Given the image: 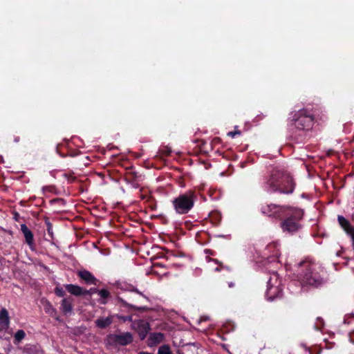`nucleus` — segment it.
I'll return each mask as SVG.
<instances>
[{
    "label": "nucleus",
    "instance_id": "nucleus-18",
    "mask_svg": "<svg viewBox=\"0 0 354 354\" xmlns=\"http://www.w3.org/2000/svg\"><path fill=\"white\" fill-rule=\"evenodd\" d=\"M278 247L279 243L277 241H274L268 244L266 247V250L270 252H272L274 257H278L279 250Z\"/></svg>",
    "mask_w": 354,
    "mask_h": 354
},
{
    "label": "nucleus",
    "instance_id": "nucleus-12",
    "mask_svg": "<svg viewBox=\"0 0 354 354\" xmlns=\"http://www.w3.org/2000/svg\"><path fill=\"white\" fill-rule=\"evenodd\" d=\"M66 290L75 296H80L85 295L84 290L79 286L73 284H66L65 286Z\"/></svg>",
    "mask_w": 354,
    "mask_h": 354
},
{
    "label": "nucleus",
    "instance_id": "nucleus-5",
    "mask_svg": "<svg viewBox=\"0 0 354 354\" xmlns=\"http://www.w3.org/2000/svg\"><path fill=\"white\" fill-rule=\"evenodd\" d=\"M282 292L281 281L276 272H273L268 281L266 297L268 300L272 301L281 296Z\"/></svg>",
    "mask_w": 354,
    "mask_h": 354
},
{
    "label": "nucleus",
    "instance_id": "nucleus-2",
    "mask_svg": "<svg viewBox=\"0 0 354 354\" xmlns=\"http://www.w3.org/2000/svg\"><path fill=\"white\" fill-rule=\"evenodd\" d=\"M295 189L292 178L279 169L272 171L269 178L264 184V189L267 192H279L283 194H292Z\"/></svg>",
    "mask_w": 354,
    "mask_h": 354
},
{
    "label": "nucleus",
    "instance_id": "nucleus-31",
    "mask_svg": "<svg viewBox=\"0 0 354 354\" xmlns=\"http://www.w3.org/2000/svg\"><path fill=\"white\" fill-rule=\"evenodd\" d=\"M229 286L230 287H232L233 286V283H229Z\"/></svg>",
    "mask_w": 354,
    "mask_h": 354
},
{
    "label": "nucleus",
    "instance_id": "nucleus-17",
    "mask_svg": "<svg viewBox=\"0 0 354 354\" xmlns=\"http://www.w3.org/2000/svg\"><path fill=\"white\" fill-rule=\"evenodd\" d=\"M97 294L100 297L99 300L102 304H106L107 303V299L110 297V292L106 289L99 290Z\"/></svg>",
    "mask_w": 354,
    "mask_h": 354
},
{
    "label": "nucleus",
    "instance_id": "nucleus-16",
    "mask_svg": "<svg viewBox=\"0 0 354 354\" xmlns=\"http://www.w3.org/2000/svg\"><path fill=\"white\" fill-rule=\"evenodd\" d=\"M338 222L341 227L344 230L347 234L354 231V228L350 225L349 222L343 216H338L337 218Z\"/></svg>",
    "mask_w": 354,
    "mask_h": 354
},
{
    "label": "nucleus",
    "instance_id": "nucleus-8",
    "mask_svg": "<svg viewBox=\"0 0 354 354\" xmlns=\"http://www.w3.org/2000/svg\"><path fill=\"white\" fill-rule=\"evenodd\" d=\"M108 341L109 343L111 344L125 346L132 342L133 337L132 335L129 332L120 335L113 334L109 335Z\"/></svg>",
    "mask_w": 354,
    "mask_h": 354
},
{
    "label": "nucleus",
    "instance_id": "nucleus-30",
    "mask_svg": "<svg viewBox=\"0 0 354 354\" xmlns=\"http://www.w3.org/2000/svg\"><path fill=\"white\" fill-rule=\"evenodd\" d=\"M19 138L17 137V138H16L15 139V142H19Z\"/></svg>",
    "mask_w": 354,
    "mask_h": 354
},
{
    "label": "nucleus",
    "instance_id": "nucleus-3",
    "mask_svg": "<svg viewBox=\"0 0 354 354\" xmlns=\"http://www.w3.org/2000/svg\"><path fill=\"white\" fill-rule=\"evenodd\" d=\"M292 127L295 129L298 135L301 136L306 131L310 130L314 123V117L312 113L306 109H300L291 113Z\"/></svg>",
    "mask_w": 354,
    "mask_h": 354
},
{
    "label": "nucleus",
    "instance_id": "nucleus-20",
    "mask_svg": "<svg viewBox=\"0 0 354 354\" xmlns=\"http://www.w3.org/2000/svg\"><path fill=\"white\" fill-rule=\"evenodd\" d=\"M44 310L46 313H48L50 315H53L56 313L55 308H53L49 301H46L44 304Z\"/></svg>",
    "mask_w": 354,
    "mask_h": 354
},
{
    "label": "nucleus",
    "instance_id": "nucleus-6",
    "mask_svg": "<svg viewBox=\"0 0 354 354\" xmlns=\"http://www.w3.org/2000/svg\"><path fill=\"white\" fill-rule=\"evenodd\" d=\"M289 211L288 217L281 223V227L284 232L293 234L301 228L299 220L301 218V213L296 212L294 214Z\"/></svg>",
    "mask_w": 354,
    "mask_h": 354
},
{
    "label": "nucleus",
    "instance_id": "nucleus-7",
    "mask_svg": "<svg viewBox=\"0 0 354 354\" xmlns=\"http://www.w3.org/2000/svg\"><path fill=\"white\" fill-rule=\"evenodd\" d=\"M290 209L287 207L279 206L274 204L267 205L262 207L261 212L270 217L281 218L289 214Z\"/></svg>",
    "mask_w": 354,
    "mask_h": 354
},
{
    "label": "nucleus",
    "instance_id": "nucleus-13",
    "mask_svg": "<svg viewBox=\"0 0 354 354\" xmlns=\"http://www.w3.org/2000/svg\"><path fill=\"white\" fill-rule=\"evenodd\" d=\"M113 316L99 317L95 321V325L100 328H104L111 324Z\"/></svg>",
    "mask_w": 354,
    "mask_h": 354
},
{
    "label": "nucleus",
    "instance_id": "nucleus-9",
    "mask_svg": "<svg viewBox=\"0 0 354 354\" xmlns=\"http://www.w3.org/2000/svg\"><path fill=\"white\" fill-rule=\"evenodd\" d=\"M131 328L136 330L140 338L143 340L150 330V326L148 322L143 319L133 320L131 324Z\"/></svg>",
    "mask_w": 354,
    "mask_h": 354
},
{
    "label": "nucleus",
    "instance_id": "nucleus-32",
    "mask_svg": "<svg viewBox=\"0 0 354 354\" xmlns=\"http://www.w3.org/2000/svg\"><path fill=\"white\" fill-rule=\"evenodd\" d=\"M1 229V227H0V230Z\"/></svg>",
    "mask_w": 354,
    "mask_h": 354
},
{
    "label": "nucleus",
    "instance_id": "nucleus-11",
    "mask_svg": "<svg viewBox=\"0 0 354 354\" xmlns=\"http://www.w3.org/2000/svg\"><path fill=\"white\" fill-rule=\"evenodd\" d=\"M73 299L64 298L61 302L60 310L66 315H71L73 313Z\"/></svg>",
    "mask_w": 354,
    "mask_h": 354
},
{
    "label": "nucleus",
    "instance_id": "nucleus-27",
    "mask_svg": "<svg viewBox=\"0 0 354 354\" xmlns=\"http://www.w3.org/2000/svg\"><path fill=\"white\" fill-rule=\"evenodd\" d=\"M48 232L51 237H53V230L50 223H48Z\"/></svg>",
    "mask_w": 354,
    "mask_h": 354
},
{
    "label": "nucleus",
    "instance_id": "nucleus-25",
    "mask_svg": "<svg viewBox=\"0 0 354 354\" xmlns=\"http://www.w3.org/2000/svg\"><path fill=\"white\" fill-rule=\"evenodd\" d=\"M240 133H241V132L239 131H230L227 134L229 136H230L232 138H234L236 135H239Z\"/></svg>",
    "mask_w": 354,
    "mask_h": 354
},
{
    "label": "nucleus",
    "instance_id": "nucleus-26",
    "mask_svg": "<svg viewBox=\"0 0 354 354\" xmlns=\"http://www.w3.org/2000/svg\"><path fill=\"white\" fill-rule=\"evenodd\" d=\"M348 235H349L351 239L352 247H353V248L354 250V230L353 231L351 230V232L349 233Z\"/></svg>",
    "mask_w": 354,
    "mask_h": 354
},
{
    "label": "nucleus",
    "instance_id": "nucleus-21",
    "mask_svg": "<svg viewBox=\"0 0 354 354\" xmlns=\"http://www.w3.org/2000/svg\"><path fill=\"white\" fill-rule=\"evenodd\" d=\"M158 354H171L170 348L167 345H163L158 348Z\"/></svg>",
    "mask_w": 354,
    "mask_h": 354
},
{
    "label": "nucleus",
    "instance_id": "nucleus-24",
    "mask_svg": "<svg viewBox=\"0 0 354 354\" xmlns=\"http://www.w3.org/2000/svg\"><path fill=\"white\" fill-rule=\"evenodd\" d=\"M97 291H99V290L95 288H91L90 290H84L85 295H92L95 292L97 293Z\"/></svg>",
    "mask_w": 354,
    "mask_h": 354
},
{
    "label": "nucleus",
    "instance_id": "nucleus-1",
    "mask_svg": "<svg viewBox=\"0 0 354 354\" xmlns=\"http://www.w3.org/2000/svg\"><path fill=\"white\" fill-rule=\"evenodd\" d=\"M297 268V277L302 288H319L326 282L324 268L311 260L301 261Z\"/></svg>",
    "mask_w": 354,
    "mask_h": 354
},
{
    "label": "nucleus",
    "instance_id": "nucleus-22",
    "mask_svg": "<svg viewBox=\"0 0 354 354\" xmlns=\"http://www.w3.org/2000/svg\"><path fill=\"white\" fill-rule=\"evenodd\" d=\"M55 292L59 297H64V295H65L64 289L61 287H56L55 288Z\"/></svg>",
    "mask_w": 354,
    "mask_h": 354
},
{
    "label": "nucleus",
    "instance_id": "nucleus-4",
    "mask_svg": "<svg viewBox=\"0 0 354 354\" xmlns=\"http://www.w3.org/2000/svg\"><path fill=\"white\" fill-rule=\"evenodd\" d=\"M172 205L176 212L178 214L188 213L194 205V194L192 191H187L180 194L172 201Z\"/></svg>",
    "mask_w": 354,
    "mask_h": 354
},
{
    "label": "nucleus",
    "instance_id": "nucleus-23",
    "mask_svg": "<svg viewBox=\"0 0 354 354\" xmlns=\"http://www.w3.org/2000/svg\"><path fill=\"white\" fill-rule=\"evenodd\" d=\"M119 319H120L121 320H122L123 322H131V323L133 322V320H132V317L131 316H119L118 317Z\"/></svg>",
    "mask_w": 354,
    "mask_h": 354
},
{
    "label": "nucleus",
    "instance_id": "nucleus-29",
    "mask_svg": "<svg viewBox=\"0 0 354 354\" xmlns=\"http://www.w3.org/2000/svg\"><path fill=\"white\" fill-rule=\"evenodd\" d=\"M140 354H152V353H146V352H141Z\"/></svg>",
    "mask_w": 354,
    "mask_h": 354
},
{
    "label": "nucleus",
    "instance_id": "nucleus-15",
    "mask_svg": "<svg viewBox=\"0 0 354 354\" xmlns=\"http://www.w3.org/2000/svg\"><path fill=\"white\" fill-rule=\"evenodd\" d=\"M165 335L162 333H153L149 335V345H155L163 342Z\"/></svg>",
    "mask_w": 354,
    "mask_h": 354
},
{
    "label": "nucleus",
    "instance_id": "nucleus-19",
    "mask_svg": "<svg viewBox=\"0 0 354 354\" xmlns=\"http://www.w3.org/2000/svg\"><path fill=\"white\" fill-rule=\"evenodd\" d=\"M26 335L24 330H18L14 335V343L15 344H19L25 338Z\"/></svg>",
    "mask_w": 354,
    "mask_h": 354
},
{
    "label": "nucleus",
    "instance_id": "nucleus-28",
    "mask_svg": "<svg viewBox=\"0 0 354 354\" xmlns=\"http://www.w3.org/2000/svg\"><path fill=\"white\" fill-rule=\"evenodd\" d=\"M132 291H133V292H136V293H138V294H139V295H142V296H144V295H143V294H142L141 292H140V291H139L138 289H136V288L133 289V290H132Z\"/></svg>",
    "mask_w": 354,
    "mask_h": 354
},
{
    "label": "nucleus",
    "instance_id": "nucleus-10",
    "mask_svg": "<svg viewBox=\"0 0 354 354\" xmlns=\"http://www.w3.org/2000/svg\"><path fill=\"white\" fill-rule=\"evenodd\" d=\"M21 231L24 234L26 243L31 250L34 249V236L32 232L26 224L21 225Z\"/></svg>",
    "mask_w": 354,
    "mask_h": 354
},
{
    "label": "nucleus",
    "instance_id": "nucleus-14",
    "mask_svg": "<svg viewBox=\"0 0 354 354\" xmlns=\"http://www.w3.org/2000/svg\"><path fill=\"white\" fill-rule=\"evenodd\" d=\"M79 276L80 277L84 280L86 283L90 284H95L96 283V279L94 277V276L88 271L87 270H83L79 272Z\"/></svg>",
    "mask_w": 354,
    "mask_h": 354
}]
</instances>
